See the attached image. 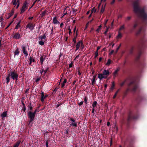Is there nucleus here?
I'll use <instances>...</instances> for the list:
<instances>
[{
	"mask_svg": "<svg viewBox=\"0 0 147 147\" xmlns=\"http://www.w3.org/2000/svg\"><path fill=\"white\" fill-rule=\"evenodd\" d=\"M129 87L132 86L131 90L132 92L135 93L138 88V86L135 81H131L128 85Z\"/></svg>",
	"mask_w": 147,
	"mask_h": 147,
	"instance_id": "obj_4",
	"label": "nucleus"
},
{
	"mask_svg": "<svg viewBox=\"0 0 147 147\" xmlns=\"http://www.w3.org/2000/svg\"><path fill=\"white\" fill-rule=\"evenodd\" d=\"M105 10V8H103V6H102L101 9L100 10V13H103L104 12V11Z\"/></svg>",
	"mask_w": 147,
	"mask_h": 147,
	"instance_id": "obj_49",
	"label": "nucleus"
},
{
	"mask_svg": "<svg viewBox=\"0 0 147 147\" xmlns=\"http://www.w3.org/2000/svg\"><path fill=\"white\" fill-rule=\"evenodd\" d=\"M95 54V57H94V58H95L96 57L98 56V51H96Z\"/></svg>",
	"mask_w": 147,
	"mask_h": 147,
	"instance_id": "obj_46",
	"label": "nucleus"
},
{
	"mask_svg": "<svg viewBox=\"0 0 147 147\" xmlns=\"http://www.w3.org/2000/svg\"><path fill=\"white\" fill-rule=\"evenodd\" d=\"M51 34H53V26L52 27V28L51 29Z\"/></svg>",
	"mask_w": 147,
	"mask_h": 147,
	"instance_id": "obj_61",
	"label": "nucleus"
},
{
	"mask_svg": "<svg viewBox=\"0 0 147 147\" xmlns=\"http://www.w3.org/2000/svg\"><path fill=\"white\" fill-rule=\"evenodd\" d=\"M98 78H99L101 80L103 78H105V77L104 76L103 74H99L98 76Z\"/></svg>",
	"mask_w": 147,
	"mask_h": 147,
	"instance_id": "obj_24",
	"label": "nucleus"
},
{
	"mask_svg": "<svg viewBox=\"0 0 147 147\" xmlns=\"http://www.w3.org/2000/svg\"><path fill=\"white\" fill-rule=\"evenodd\" d=\"M11 77L10 76H9V74L8 73V76H7V77L6 78V83L7 84H8L9 83V82L10 81V78Z\"/></svg>",
	"mask_w": 147,
	"mask_h": 147,
	"instance_id": "obj_25",
	"label": "nucleus"
},
{
	"mask_svg": "<svg viewBox=\"0 0 147 147\" xmlns=\"http://www.w3.org/2000/svg\"><path fill=\"white\" fill-rule=\"evenodd\" d=\"M96 9H95V7H93V8L91 10V13H92L94 12L95 13H96Z\"/></svg>",
	"mask_w": 147,
	"mask_h": 147,
	"instance_id": "obj_40",
	"label": "nucleus"
},
{
	"mask_svg": "<svg viewBox=\"0 0 147 147\" xmlns=\"http://www.w3.org/2000/svg\"><path fill=\"white\" fill-rule=\"evenodd\" d=\"M115 2V0H112L111 2V4L112 5Z\"/></svg>",
	"mask_w": 147,
	"mask_h": 147,
	"instance_id": "obj_62",
	"label": "nucleus"
},
{
	"mask_svg": "<svg viewBox=\"0 0 147 147\" xmlns=\"http://www.w3.org/2000/svg\"><path fill=\"white\" fill-rule=\"evenodd\" d=\"M19 53V51L18 49H17L16 50V51L14 53V55H18Z\"/></svg>",
	"mask_w": 147,
	"mask_h": 147,
	"instance_id": "obj_36",
	"label": "nucleus"
},
{
	"mask_svg": "<svg viewBox=\"0 0 147 147\" xmlns=\"http://www.w3.org/2000/svg\"><path fill=\"white\" fill-rule=\"evenodd\" d=\"M20 25H18L17 24L16 27L15 28L16 29H18V28H19V27H20Z\"/></svg>",
	"mask_w": 147,
	"mask_h": 147,
	"instance_id": "obj_60",
	"label": "nucleus"
},
{
	"mask_svg": "<svg viewBox=\"0 0 147 147\" xmlns=\"http://www.w3.org/2000/svg\"><path fill=\"white\" fill-rule=\"evenodd\" d=\"M28 116L30 118V119L29 121V124H30V123L33 121L35 115L31 111H29L28 113Z\"/></svg>",
	"mask_w": 147,
	"mask_h": 147,
	"instance_id": "obj_7",
	"label": "nucleus"
},
{
	"mask_svg": "<svg viewBox=\"0 0 147 147\" xmlns=\"http://www.w3.org/2000/svg\"><path fill=\"white\" fill-rule=\"evenodd\" d=\"M109 72L108 70H104L103 72V75H109Z\"/></svg>",
	"mask_w": 147,
	"mask_h": 147,
	"instance_id": "obj_23",
	"label": "nucleus"
},
{
	"mask_svg": "<svg viewBox=\"0 0 147 147\" xmlns=\"http://www.w3.org/2000/svg\"><path fill=\"white\" fill-rule=\"evenodd\" d=\"M17 0H12L11 2V3L13 5H16V1Z\"/></svg>",
	"mask_w": 147,
	"mask_h": 147,
	"instance_id": "obj_32",
	"label": "nucleus"
},
{
	"mask_svg": "<svg viewBox=\"0 0 147 147\" xmlns=\"http://www.w3.org/2000/svg\"><path fill=\"white\" fill-rule=\"evenodd\" d=\"M28 3L26 1H25L23 3V5L20 10V13L22 14L28 9Z\"/></svg>",
	"mask_w": 147,
	"mask_h": 147,
	"instance_id": "obj_5",
	"label": "nucleus"
},
{
	"mask_svg": "<svg viewBox=\"0 0 147 147\" xmlns=\"http://www.w3.org/2000/svg\"><path fill=\"white\" fill-rule=\"evenodd\" d=\"M140 0H135L133 4L134 11L136 13H138L141 18L143 23L145 25L147 24V13L145 11L144 7L140 8L139 6Z\"/></svg>",
	"mask_w": 147,
	"mask_h": 147,
	"instance_id": "obj_1",
	"label": "nucleus"
},
{
	"mask_svg": "<svg viewBox=\"0 0 147 147\" xmlns=\"http://www.w3.org/2000/svg\"><path fill=\"white\" fill-rule=\"evenodd\" d=\"M9 76L13 80H18V75L15 71L8 72Z\"/></svg>",
	"mask_w": 147,
	"mask_h": 147,
	"instance_id": "obj_3",
	"label": "nucleus"
},
{
	"mask_svg": "<svg viewBox=\"0 0 147 147\" xmlns=\"http://www.w3.org/2000/svg\"><path fill=\"white\" fill-rule=\"evenodd\" d=\"M21 142V141L20 140L17 141L16 143L14 145L13 147H18L19 146Z\"/></svg>",
	"mask_w": 147,
	"mask_h": 147,
	"instance_id": "obj_17",
	"label": "nucleus"
},
{
	"mask_svg": "<svg viewBox=\"0 0 147 147\" xmlns=\"http://www.w3.org/2000/svg\"><path fill=\"white\" fill-rule=\"evenodd\" d=\"M109 28H107V27H106V31L104 32V34L105 35H107V32L108 31Z\"/></svg>",
	"mask_w": 147,
	"mask_h": 147,
	"instance_id": "obj_45",
	"label": "nucleus"
},
{
	"mask_svg": "<svg viewBox=\"0 0 147 147\" xmlns=\"http://www.w3.org/2000/svg\"><path fill=\"white\" fill-rule=\"evenodd\" d=\"M25 55L26 56H28V53L27 51L26 50L23 51V52Z\"/></svg>",
	"mask_w": 147,
	"mask_h": 147,
	"instance_id": "obj_47",
	"label": "nucleus"
},
{
	"mask_svg": "<svg viewBox=\"0 0 147 147\" xmlns=\"http://www.w3.org/2000/svg\"><path fill=\"white\" fill-rule=\"evenodd\" d=\"M69 119L72 122L70 124V126H73L75 127L77 126V123L76 122L75 120L73 119L72 117H70Z\"/></svg>",
	"mask_w": 147,
	"mask_h": 147,
	"instance_id": "obj_9",
	"label": "nucleus"
},
{
	"mask_svg": "<svg viewBox=\"0 0 147 147\" xmlns=\"http://www.w3.org/2000/svg\"><path fill=\"white\" fill-rule=\"evenodd\" d=\"M34 25H33V23H29L27 24L26 27L27 28H29L30 30H32L34 29Z\"/></svg>",
	"mask_w": 147,
	"mask_h": 147,
	"instance_id": "obj_10",
	"label": "nucleus"
},
{
	"mask_svg": "<svg viewBox=\"0 0 147 147\" xmlns=\"http://www.w3.org/2000/svg\"><path fill=\"white\" fill-rule=\"evenodd\" d=\"M145 31V29L143 28V27H142L136 32V35L138 36L140 34H142V35L144 36Z\"/></svg>",
	"mask_w": 147,
	"mask_h": 147,
	"instance_id": "obj_8",
	"label": "nucleus"
},
{
	"mask_svg": "<svg viewBox=\"0 0 147 147\" xmlns=\"http://www.w3.org/2000/svg\"><path fill=\"white\" fill-rule=\"evenodd\" d=\"M111 63V60L110 59H109L107 62L106 63V65H109Z\"/></svg>",
	"mask_w": 147,
	"mask_h": 147,
	"instance_id": "obj_42",
	"label": "nucleus"
},
{
	"mask_svg": "<svg viewBox=\"0 0 147 147\" xmlns=\"http://www.w3.org/2000/svg\"><path fill=\"white\" fill-rule=\"evenodd\" d=\"M132 79L131 76H129L126 79H125L124 80V81L122 82L120 84V85L121 87H122L124 86V85L125 84V82L127 81V80H130Z\"/></svg>",
	"mask_w": 147,
	"mask_h": 147,
	"instance_id": "obj_11",
	"label": "nucleus"
},
{
	"mask_svg": "<svg viewBox=\"0 0 147 147\" xmlns=\"http://www.w3.org/2000/svg\"><path fill=\"white\" fill-rule=\"evenodd\" d=\"M82 42V41H78L77 44L76 45V48L75 51H77L79 49V48L81 47Z\"/></svg>",
	"mask_w": 147,
	"mask_h": 147,
	"instance_id": "obj_13",
	"label": "nucleus"
},
{
	"mask_svg": "<svg viewBox=\"0 0 147 147\" xmlns=\"http://www.w3.org/2000/svg\"><path fill=\"white\" fill-rule=\"evenodd\" d=\"M57 89H58V88H57V87H56L54 89V90L53 91V93H56V91L57 90Z\"/></svg>",
	"mask_w": 147,
	"mask_h": 147,
	"instance_id": "obj_58",
	"label": "nucleus"
},
{
	"mask_svg": "<svg viewBox=\"0 0 147 147\" xmlns=\"http://www.w3.org/2000/svg\"><path fill=\"white\" fill-rule=\"evenodd\" d=\"M88 100V98L86 96L84 98V101L86 104V106H87V101Z\"/></svg>",
	"mask_w": 147,
	"mask_h": 147,
	"instance_id": "obj_39",
	"label": "nucleus"
},
{
	"mask_svg": "<svg viewBox=\"0 0 147 147\" xmlns=\"http://www.w3.org/2000/svg\"><path fill=\"white\" fill-rule=\"evenodd\" d=\"M40 79H41L40 78V77L39 78H36V80H35L36 82H37L39 81L40 80Z\"/></svg>",
	"mask_w": 147,
	"mask_h": 147,
	"instance_id": "obj_56",
	"label": "nucleus"
},
{
	"mask_svg": "<svg viewBox=\"0 0 147 147\" xmlns=\"http://www.w3.org/2000/svg\"><path fill=\"white\" fill-rule=\"evenodd\" d=\"M39 44L40 45H44V42L43 41L41 40L39 41Z\"/></svg>",
	"mask_w": 147,
	"mask_h": 147,
	"instance_id": "obj_41",
	"label": "nucleus"
},
{
	"mask_svg": "<svg viewBox=\"0 0 147 147\" xmlns=\"http://www.w3.org/2000/svg\"><path fill=\"white\" fill-rule=\"evenodd\" d=\"M81 47V49L82 50L83 49H84V45L83 42L82 43Z\"/></svg>",
	"mask_w": 147,
	"mask_h": 147,
	"instance_id": "obj_52",
	"label": "nucleus"
},
{
	"mask_svg": "<svg viewBox=\"0 0 147 147\" xmlns=\"http://www.w3.org/2000/svg\"><path fill=\"white\" fill-rule=\"evenodd\" d=\"M115 82H112V85L111 87L110 88L111 90H113L114 87H115Z\"/></svg>",
	"mask_w": 147,
	"mask_h": 147,
	"instance_id": "obj_31",
	"label": "nucleus"
},
{
	"mask_svg": "<svg viewBox=\"0 0 147 147\" xmlns=\"http://www.w3.org/2000/svg\"><path fill=\"white\" fill-rule=\"evenodd\" d=\"M132 18V17L131 16H127V17L126 18L125 21V22H127L128 21H129L131 18Z\"/></svg>",
	"mask_w": 147,
	"mask_h": 147,
	"instance_id": "obj_28",
	"label": "nucleus"
},
{
	"mask_svg": "<svg viewBox=\"0 0 147 147\" xmlns=\"http://www.w3.org/2000/svg\"><path fill=\"white\" fill-rule=\"evenodd\" d=\"M96 76L97 75L96 74L94 76H93V79L92 80V85H94L95 84L96 81Z\"/></svg>",
	"mask_w": 147,
	"mask_h": 147,
	"instance_id": "obj_21",
	"label": "nucleus"
},
{
	"mask_svg": "<svg viewBox=\"0 0 147 147\" xmlns=\"http://www.w3.org/2000/svg\"><path fill=\"white\" fill-rule=\"evenodd\" d=\"M45 59V57L44 58L43 56H41L40 58V62L41 65H42Z\"/></svg>",
	"mask_w": 147,
	"mask_h": 147,
	"instance_id": "obj_19",
	"label": "nucleus"
},
{
	"mask_svg": "<svg viewBox=\"0 0 147 147\" xmlns=\"http://www.w3.org/2000/svg\"><path fill=\"white\" fill-rule=\"evenodd\" d=\"M46 147H48V142L47 140L46 142Z\"/></svg>",
	"mask_w": 147,
	"mask_h": 147,
	"instance_id": "obj_64",
	"label": "nucleus"
},
{
	"mask_svg": "<svg viewBox=\"0 0 147 147\" xmlns=\"http://www.w3.org/2000/svg\"><path fill=\"white\" fill-rule=\"evenodd\" d=\"M39 38L41 39V40L43 41L44 39H45L46 38V36L45 34H44L43 35H42L39 36Z\"/></svg>",
	"mask_w": 147,
	"mask_h": 147,
	"instance_id": "obj_22",
	"label": "nucleus"
},
{
	"mask_svg": "<svg viewBox=\"0 0 147 147\" xmlns=\"http://www.w3.org/2000/svg\"><path fill=\"white\" fill-rule=\"evenodd\" d=\"M118 90L115 93V94H114V95L113 97V98H115V97H116V96L117 95V93H118Z\"/></svg>",
	"mask_w": 147,
	"mask_h": 147,
	"instance_id": "obj_48",
	"label": "nucleus"
},
{
	"mask_svg": "<svg viewBox=\"0 0 147 147\" xmlns=\"http://www.w3.org/2000/svg\"><path fill=\"white\" fill-rule=\"evenodd\" d=\"M122 36V35L121 32H119L118 36H117V38H121Z\"/></svg>",
	"mask_w": 147,
	"mask_h": 147,
	"instance_id": "obj_35",
	"label": "nucleus"
},
{
	"mask_svg": "<svg viewBox=\"0 0 147 147\" xmlns=\"http://www.w3.org/2000/svg\"><path fill=\"white\" fill-rule=\"evenodd\" d=\"M138 25V23H135L133 27V30L135 29L137 27Z\"/></svg>",
	"mask_w": 147,
	"mask_h": 147,
	"instance_id": "obj_37",
	"label": "nucleus"
},
{
	"mask_svg": "<svg viewBox=\"0 0 147 147\" xmlns=\"http://www.w3.org/2000/svg\"><path fill=\"white\" fill-rule=\"evenodd\" d=\"M89 22H88L87 23V24H86L85 27V29H87V28H88V26L89 25Z\"/></svg>",
	"mask_w": 147,
	"mask_h": 147,
	"instance_id": "obj_59",
	"label": "nucleus"
},
{
	"mask_svg": "<svg viewBox=\"0 0 147 147\" xmlns=\"http://www.w3.org/2000/svg\"><path fill=\"white\" fill-rule=\"evenodd\" d=\"M39 108V107H38V108H37V109H36L35 110V111H34V112H33L34 113V114L35 115L36 113V112H39V110H38Z\"/></svg>",
	"mask_w": 147,
	"mask_h": 147,
	"instance_id": "obj_38",
	"label": "nucleus"
},
{
	"mask_svg": "<svg viewBox=\"0 0 147 147\" xmlns=\"http://www.w3.org/2000/svg\"><path fill=\"white\" fill-rule=\"evenodd\" d=\"M67 82V79H64V81L63 82V83L65 84V83H66Z\"/></svg>",
	"mask_w": 147,
	"mask_h": 147,
	"instance_id": "obj_63",
	"label": "nucleus"
},
{
	"mask_svg": "<svg viewBox=\"0 0 147 147\" xmlns=\"http://www.w3.org/2000/svg\"><path fill=\"white\" fill-rule=\"evenodd\" d=\"M43 66H42V68H41L40 70V72L41 74V75H42V74L43 73V71H44V69L43 68Z\"/></svg>",
	"mask_w": 147,
	"mask_h": 147,
	"instance_id": "obj_43",
	"label": "nucleus"
},
{
	"mask_svg": "<svg viewBox=\"0 0 147 147\" xmlns=\"http://www.w3.org/2000/svg\"><path fill=\"white\" fill-rule=\"evenodd\" d=\"M47 12V10H45L44 11H43L40 14V17L41 18H42L45 16Z\"/></svg>",
	"mask_w": 147,
	"mask_h": 147,
	"instance_id": "obj_14",
	"label": "nucleus"
},
{
	"mask_svg": "<svg viewBox=\"0 0 147 147\" xmlns=\"http://www.w3.org/2000/svg\"><path fill=\"white\" fill-rule=\"evenodd\" d=\"M145 42L146 40L144 37H142L141 38L138 44V48L140 50L136 57V61H138L139 59L140 56L142 53V52L141 50L144 47V43Z\"/></svg>",
	"mask_w": 147,
	"mask_h": 147,
	"instance_id": "obj_2",
	"label": "nucleus"
},
{
	"mask_svg": "<svg viewBox=\"0 0 147 147\" xmlns=\"http://www.w3.org/2000/svg\"><path fill=\"white\" fill-rule=\"evenodd\" d=\"M124 25H123L121 26L120 28L119 29L120 30H121L122 29H124Z\"/></svg>",
	"mask_w": 147,
	"mask_h": 147,
	"instance_id": "obj_55",
	"label": "nucleus"
},
{
	"mask_svg": "<svg viewBox=\"0 0 147 147\" xmlns=\"http://www.w3.org/2000/svg\"><path fill=\"white\" fill-rule=\"evenodd\" d=\"M83 103H84L83 101H81V102H80L79 103H78V105L79 106H81V105H82V104H83Z\"/></svg>",
	"mask_w": 147,
	"mask_h": 147,
	"instance_id": "obj_51",
	"label": "nucleus"
},
{
	"mask_svg": "<svg viewBox=\"0 0 147 147\" xmlns=\"http://www.w3.org/2000/svg\"><path fill=\"white\" fill-rule=\"evenodd\" d=\"M53 23L54 24H59L60 23L58 21L56 16H55L53 19Z\"/></svg>",
	"mask_w": 147,
	"mask_h": 147,
	"instance_id": "obj_16",
	"label": "nucleus"
},
{
	"mask_svg": "<svg viewBox=\"0 0 147 147\" xmlns=\"http://www.w3.org/2000/svg\"><path fill=\"white\" fill-rule=\"evenodd\" d=\"M64 134H69V130L68 129H67V130H66L64 132Z\"/></svg>",
	"mask_w": 147,
	"mask_h": 147,
	"instance_id": "obj_57",
	"label": "nucleus"
},
{
	"mask_svg": "<svg viewBox=\"0 0 147 147\" xmlns=\"http://www.w3.org/2000/svg\"><path fill=\"white\" fill-rule=\"evenodd\" d=\"M47 71H46V70L45 69L44 70V71H43L42 76V78H45V76L46 74L47 73Z\"/></svg>",
	"mask_w": 147,
	"mask_h": 147,
	"instance_id": "obj_33",
	"label": "nucleus"
},
{
	"mask_svg": "<svg viewBox=\"0 0 147 147\" xmlns=\"http://www.w3.org/2000/svg\"><path fill=\"white\" fill-rule=\"evenodd\" d=\"M138 118V115H132L131 113L130 112L129 113L128 118L127 119V121L128 124H129V122L132 119H137Z\"/></svg>",
	"mask_w": 147,
	"mask_h": 147,
	"instance_id": "obj_6",
	"label": "nucleus"
},
{
	"mask_svg": "<svg viewBox=\"0 0 147 147\" xmlns=\"http://www.w3.org/2000/svg\"><path fill=\"white\" fill-rule=\"evenodd\" d=\"M78 35L77 31L76 32V36H75L74 38L73 39V41L74 42V44H75L76 42V39Z\"/></svg>",
	"mask_w": 147,
	"mask_h": 147,
	"instance_id": "obj_29",
	"label": "nucleus"
},
{
	"mask_svg": "<svg viewBox=\"0 0 147 147\" xmlns=\"http://www.w3.org/2000/svg\"><path fill=\"white\" fill-rule=\"evenodd\" d=\"M133 50H134V47H132L131 48V49L130 50V51L129 53H130V54H132V53Z\"/></svg>",
	"mask_w": 147,
	"mask_h": 147,
	"instance_id": "obj_53",
	"label": "nucleus"
},
{
	"mask_svg": "<svg viewBox=\"0 0 147 147\" xmlns=\"http://www.w3.org/2000/svg\"><path fill=\"white\" fill-rule=\"evenodd\" d=\"M44 92H41V96L40 100L42 102H44L45 100V96L44 95Z\"/></svg>",
	"mask_w": 147,
	"mask_h": 147,
	"instance_id": "obj_18",
	"label": "nucleus"
},
{
	"mask_svg": "<svg viewBox=\"0 0 147 147\" xmlns=\"http://www.w3.org/2000/svg\"><path fill=\"white\" fill-rule=\"evenodd\" d=\"M7 115V111L3 112L1 115V117L2 118L5 117Z\"/></svg>",
	"mask_w": 147,
	"mask_h": 147,
	"instance_id": "obj_20",
	"label": "nucleus"
},
{
	"mask_svg": "<svg viewBox=\"0 0 147 147\" xmlns=\"http://www.w3.org/2000/svg\"><path fill=\"white\" fill-rule=\"evenodd\" d=\"M14 10L13 9H12L10 13H8V16L6 18V19H8L10 18V17H11V16L13 15L14 13Z\"/></svg>",
	"mask_w": 147,
	"mask_h": 147,
	"instance_id": "obj_15",
	"label": "nucleus"
},
{
	"mask_svg": "<svg viewBox=\"0 0 147 147\" xmlns=\"http://www.w3.org/2000/svg\"><path fill=\"white\" fill-rule=\"evenodd\" d=\"M108 19L107 20H105V22L104 23V25L106 27H107L106 26V25H107V22H108Z\"/></svg>",
	"mask_w": 147,
	"mask_h": 147,
	"instance_id": "obj_54",
	"label": "nucleus"
},
{
	"mask_svg": "<svg viewBox=\"0 0 147 147\" xmlns=\"http://www.w3.org/2000/svg\"><path fill=\"white\" fill-rule=\"evenodd\" d=\"M28 107L30 110H32V107L31 106V103H30L28 105Z\"/></svg>",
	"mask_w": 147,
	"mask_h": 147,
	"instance_id": "obj_44",
	"label": "nucleus"
},
{
	"mask_svg": "<svg viewBox=\"0 0 147 147\" xmlns=\"http://www.w3.org/2000/svg\"><path fill=\"white\" fill-rule=\"evenodd\" d=\"M21 37V35L19 32H16L13 35V38L15 39H19Z\"/></svg>",
	"mask_w": 147,
	"mask_h": 147,
	"instance_id": "obj_12",
	"label": "nucleus"
},
{
	"mask_svg": "<svg viewBox=\"0 0 147 147\" xmlns=\"http://www.w3.org/2000/svg\"><path fill=\"white\" fill-rule=\"evenodd\" d=\"M120 69V67H118L116 70H115V72H114V75L115 76V74L117 73L118 71H119Z\"/></svg>",
	"mask_w": 147,
	"mask_h": 147,
	"instance_id": "obj_27",
	"label": "nucleus"
},
{
	"mask_svg": "<svg viewBox=\"0 0 147 147\" xmlns=\"http://www.w3.org/2000/svg\"><path fill=\"white\" fill-rule=\"evenodd\" d=\"M26 47H25L24 45H22V50L23 52L25 51H26Z\"/></svg>",
	"mask_w": 147,
	"mask_h": 147,
	"instance_id": "obj_50",
	"label": "nucleus"
},
{
	"mask_svg": "<svg viewBox=\"0 0 147 147\" xmlns=\"http://www.w3.org/2000/svg\"><path fill=\"white\" fill-rule=\"evenodd\" d=\"M20 0H17V1H16V9H18V8L19 7L20 5Z\"/></svg>",
	"mask_w": 147,
	"mask_h": 147,
	"instance_id": "obj_30",
	"label": "nucleus"
},
{
	"mask_svg": "<svg viewBox=\"0 0 147 147\" xmlns=\"http://www.w3.org/2000/svg\"><path fill=\"white\" fill-rule=\"evenodd\" d=\"M97 102L96 101H94L93 102L92 105V107L93 108H95L97 106Z\"/></svg>",
	"mask_w": 147,
	"mask_h": 147,
	"instance_id": "obj_26",
	"label": "nucleus"
},
{
	"mask_svg": "<svg viewBox=\"0 0 147 147\" xmlns=\"http://www.w3.org/2000/svg\"><path fill=\"white\" fill-rule=\"evenodd\" d=\"M101 27L102 26L101 25H100L99 26H98V27L96 30V32H99L100 31V30L101 29Z\"/></svg>",
	"mask_w": 147,
	"mask_h": 147,
	"instance_id": "obj_34",
	"label": "nucleus"
}]
</instances>
